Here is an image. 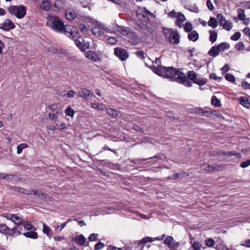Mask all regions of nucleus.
<instances>
[{"label":"nucleus","mask_w":250,"mask_h":250,"mask_svg":"<svg viewBox=\"0 0 250 250\" xmlns=\"http://www.w3.org/2000/svg\"><path fill=\"white\" fill-rule=\"evenodd\" d=\"M106 113L113 117H116L118 114L117 111L112 108L106 109Z\"/></svg>","instance_id":"nucleus-41"},{"label":"nucleus","mask_w":250,"mask_h":250,"mask_svg":"<svg viewBox=\"0 0 250 250\" xmlns=\"http://www.w3.org/2000/svg\"><path fill=\"white\" fill-rule=\"evenodd\" d=\"M126 40L132 45H136L139 42V39L135 32L127 31L126 30Z\"/></svg>","instance_id":"nucleus-7"},{"label":"nucleus","mask_w":250,"mask_h":250,"mask_svg":"<svg viewBox=\"0 0 250 250\" xmlns=\"http://www.w3.org/2000/svg\"><path fill=\"white\" fill-rule=\"evenodd\" d=\"M61 113V112H60L59 111H57L55 114L50 113L48 114V117L51 120H56Z\"/></svg>","instance_id":"nucleus-46"},{"label":"nucleus","mask_w":250,"mask_h":250,"mask_svg":"<svg viewBox=\"0 0 250 250\" xmlns=\"http://www.w3.org/2000/svg\"><path fill=\"white\" fill-rule=\"evenodd\" d=\"M116 42H117L116 39L113 37H110L107 39V42L108 44L113 45V44H114L115 43H116Z\"/></svg>","instance_id":"nucleus-61"},{"label":"nucleus","mask_w":250,"mask_h":250,"mask_svg":"<svg viewBox=\"0 0 250 250\" xmlns=\"http://www.w3.org/2000/svg\"><path fill=\"white\" fill-rule=\"evenodd\" d=\"M85 57L92 61L97 62L99 60L98 56L92 51H88L85 52Z\"/></svg>","instance_id":"nucleus-19"},{"label":"nucleus","mask_w":250,"mask_h":250,"mask_svg":"<svg viewBox=\"0 0 250 250\" xmlns=\"http://www.w3.org/2000/svg\"><path fill=\"white\" fill-rule=\"evenodd\" d=\"M208 25L212 28H215L218 26V22L215 18L211 17L208 22Z\"/></svg>","instance_id":"nucleus-28"},{"label":"nucleus","mask_w":250,"mask_h":250,"mask_svg":"<svg viewBox=\"0 0 250 250\" xmlns=\"http://www.w3.org/2000/svg\"><path fill=\"white\" fill-rule=\"evenodd\" d=\"M114 53L120 60L125 61V49L119 47H116Z\"/></svg>","instance_id":"nucleus-15"},{"label":"nucleus","mask_w":250,"mask_h":250,"mask_svg":"<svg viewBox=\"0 0 250 250\" xmlns=\"http://www.w3.org/2000/svg\"><path fill=\"white\" fill-rule=\"evenodd\" d=\"M13 230L11 228L7 227L6 224H0V232L4 234L6 236H11L12 234Z\"/></svg>","instance_id":"nucleus-17"},{"label":"nucleus","mask_w":250,"mask_h":250,"mask_svg":"<svg viewBox=\"0 0 250 250\" xmlns=\"http://www.w3.org/2000/svg\"><path fill=\"white\" fill-rule=\"evenodd\" d=\"M154 240L153 238L150 237H145L141 240L138 242V245L146 244L148 242H151Z\"/></svg>","instance_id":"nucleus-37"},{"label":"nucleus","mask_w":250,"mask_h":250,"mask_svg":"<svg viewBox=\"0 0 250 250\" xmlns=\"http://www.w3.org/2000/svg\"><path fill=\"white\" fill-rule=\"evenodd\" d=\"M188 38L190 41L195 42L199 39V35L196 31L193 30L188 33Z\"/></svg>","instance_id":"nucleus-25"},{"label":"nucleus","mask_w":250,"mask_h":250,"mask_svg":"<svg viewBox=\"0 0 250 250\" xmlns=\"http://www.w3.org/2000/svg\"><path fill=\"white\" fill-rule=\"evenodd\" d=\"M23 227L25 229H26L27 230H32L33 229V228H34L33 225H32L31 224H30L29 223H26L23 226Z\"/></svg>","instance_id":"nucleus-59"},{"label":"nucleus","mask_w":250,"mask_h":250,"mask_svg":"<svg viewBox=\"0 0 250 250\" xmlns=\"http://www.w3.org/2000/svg\"><path fill=\"white\" fill-rule=\"evenodd\" d=\"M165 245L168 246L169 248L173 250H176L179 246V242H175L173 238L171 236H167L164 240Z\"/></svg>","instance_id":"nucleus-8"},{"label":"nucleus","mask_w":250,"mask_h":250,"mask_svg":"<svg viewBox=\"0 0 250 250\" xmlns=\"http://www.w3.org/2000/svg\"><path fill=\"white\" fill-rule=\"evenodd\" d=\"M220 52V51L218 46H213L209 50L208 53L210 56L215 57L219 54Z\"/></svg>","instance_id":"nucleus-22"},{"label":"nucleus","mask_w":250,"mask_h":250,"mask_svg":"<svg viewBox=\"0 0 250 250\" xmlns=\"http://www.w3.org/2000/svg\"><path fill=\"white\" fill-rule=\"evenodd\" d=\"M241 37V33L240 32H235L232 36L231 37V39L233 41H238Z\"/></svg>","instance_id":"nucleus-53"},{"label":"nucleus","mask_w":250,"mask_h":250,"mask_svg":"<svg viewBox=\"0 0 250 250\" xmlns=\"http://www.w3.org/2000/svg\"><path fill=\"white\" fill-rule=\"evenodd\" d=\"M243 32L248 36H250V29L249 27H245L243 30Z\"/></svg>","instance_id":"nucleus-63"},{"label":"nucleus","mask_w":250,"mask_h":250,"mask_svg":"<svg viewBox=\"0 0 250 250\" xmlns=\"http://www.w3.org/2000/svg\"><path fill=\"white\" fill-rule=\"evenodd\" d=\"M223 28L226 30L229 31L232 27V23L229 21H226L222 25Z\"/></svg>","instance_id":"nucleus-33"},{"label":"nucleus","mask_w":250,"mask_h":250,"mask_svg":"<svg viewBox=\"0 0 250 250\" xmlns=\"http://www.w3.org/2000/svg\"><path fill=\"white\" fill-rule=\"evenodd\" d=\"M103 104L99 103H92L91 104L92 108L99 110H103Z\"/></svg>","instance_id":"nucleus-52"},{"label":"nucleus","mask_w":250,"mask_h":250,"mask_svg":"<svg viewBox=\"0 0 250 250\" xmlns=\"http://www.w3.org/2000/svg\"><path fill=\"white\" fill-rule=\"evenodd\" d=\"M23 219L19 216V214H15L13 222L17 225H21L23 223Z\"/></svg>","instance_id":"nucleus-30"},{"label":"nucleus","mask_w":250,"mask_h":250,"mask_svg":"<svg viewBox=\"0 0 250 250\" xmlns=\"http://www.w3.org/2000/svg\"><path fill=\"white\" fill-rule=\"evenodd\" d=\"M209 33V41L212 43L214 42L217 38V33L215 31L210 30Z\"/></svg>","instance_id":"nucleus-29"},{"label":"nucleus","mask_w":250,"mask_h":250,"mask_svg":"<svg viewBox=\"0 0 250 250\" xmlns=\"http://www.w3.org/2000/svg\"><path fill=\"white\" fill-rule=\"evenodd\" d=\"M77 11L73 8H68L65 10V18L68 21H73L77 17Z\"/></svg>","instance_id":"nucleus-12"},{"label":"nucleus","mask_w":250,"mask_h":250,"mask_svg":"<svg viewBox=\"0 0 250 250\" xmlns=\"http://www.w3.org/2000/svg\"><path fill=\"white\" fill-rule=\"evenodd\" d=\"M201 167L206 171H213V166H210L209 165L203 164L201 165Z\"/></svg>","instance_id":"nucleus-45"},{"label":"nucleus","mask_w":250,"mask_h":250,"mask_svg":"<svg viewBox=\"0 0 250 250\" xmlns=\"http://www.w3.org/2000/svg\"><path fill=\"white\" fill-rule=\"evenodd\" d=\"M217 19L218 20L220 25H221L226 21L224 16L221 14H217Z\"/></svg>","instance_id":"nucleus-48"},{"label":"nucleus","mask_w":250,"mask_h":250,"mask_svg":"<svg viewBox=\"0 0 250 250\" xmlns=\"http://www.w3.org/2000/svg\"><path fill=\"white\" fill-rule=\"evenodd\" d=\"M9 13L14 15L18 19L23 18L26 13V7L24 5H11L8 8Z\"/></svg>","instance_id":"nucleus-4"},{"label":"nucleus","mask_w":250,"mask_h":250,"mask_svg":"<svg viewBox=\"0 0 250 250\" xmlns=\"http://www.w3.org/2000/svg\"><path fill=\"white\" fill-rule=\"evenodd\" d=\"M27 195H34L36 197L42 199H45L47 196V194L45 192H42L40 190L33 189L29 190V192L27 193Z\"/></svg>","instance_id":"nucleus-18"},{"label":"nucleus","mask_w":250,"mask_h":250,"mask_svg":"<svg viewBox=\"0 0 250 250\" xmlns=\"http://www.w3.org/2000/svg\"><path fill=\"white\" fill-rule=\"evenodd\" d=\"M75 93H76V92L75 91L70 90V91H68V92L67 93L63 94V96L64 97L67 96V97H69V98H73L75 96Z\"/></svg>","instance_id":"nucleus-56"},{"label":"nucleus","mask_w":250,"mask_h":250,"mask_svg":"<svg viewBox=\"0 0 250 250\" xmlns=\"http://www.w3.org/2000/svg\"><path fill=\"white\" fill-rule=\"evenodd\" d=\"M250 165V159L244 161L241 163L240 167L242 168H246Z\"/></svg>","instance_id":"nucleus-58"},{"label":"nucleus","mask_w":250,"mask_h":250,"mask_svg":"<svg viewBox=\"0 0 250 250\" xmlns=\"http://www.w3.org/2000/svg\"><path fill=\"white\" fill-rule=\"evenodd\" d=\"M236 155H239V154H237V153L233 152L232 151L222 152V151H216L213 153V154H211V155L214 156H220V155H228L229 156H230Z\"/></svg>","instance_id":"nucleus-21"},{"label":"nucleus","mask_w":250,"mask_h":250,"mask_svg":"<svg viewBox=\"0 0 250 250\" xmlns=\"http://www.w3.org/2000/svg\"><path fill=\"white\" fill-rule=\"evenodd\" d=\"M177 82L182 83L187 87H190L192 85L191 82L187 79L186 75L183 72L177 80Z\"/></svg>","instance_id":"nucleus-16"},{"label":"nucleus","mask_w":250,"mask_h":250,"mask_svg":"<svg viewBox=\"0 0 250 250\" xmlns=\"http://www.w3.org/2000/svg\"><path fill=\"white\" fill-rule=\"evenodd\" d=\"M15 28L14 23L9 19H6L2 24H0V29L5 31H9Z\"/></svg>","instance_id":"nucleus-9"},{"label":"nucleus","mask_w":250,"mask_h":250,"mask_svg":"<svg viewBox=\"0 0 250 250\" xmlns=\"http://www.w3.org/2000/svg\"><path fill=\"white\" fill-rule=\"evenodd\" d=\"M11 189L14 191L19 192L25 194H27V193L29 192V190L17 186L12 187Z\"/></svg>","instance_id":"nucleus-27"},{"label":"nucleus","mask_w":250,"mask_h":250,"mask_svg":"<svg viewBox=\"0 0 250 250\" xmlns=\"http://www.w3.org/2000/svg\"><path fill=\"white\" fill-rule=\"evenodd\" d=\"M205 244L207 247H211L214 245L215 242L214 241L211 239L209 238L205 240Z\"/></svg>","instance_id":"nucleus-47"},{"label":"nucleus","mask_w":250,"mask_h":250,"mask_svg":"<svg viewBox=\"0 0 250 250\" xmlns=\"http://www.w3.org/2000/svg\"><path fill=\"white\" fill-rule=\"evenodd\" d=\"M240 104L244 106L249 108L250 105L249 100L246 97H241Z\"/></svg>","instance_id":"nucleus-39"},{"label":"nucleus","mask_w":250,"mask_h":250,"mask_svg":"<svg viewBox=\"0 0 250 250\" xmlns=\"http://www.w3.org/2000/svg\"><path fill=\"white\" fill-rule=\"evenodd\" d=\"M79 28H80L81 31L82 33H85L88 30V29H87V27L86 26V25L83 23H81L79 25Z\"/></svg>","instance_id":"nucleus-57"},{"label":"nucleus","mask_w":250,"mask_h":250,"mask_svg":"<svg viewBox=\"0 0 250 250\" xmlns=\"http://www.w3.org/2000/svg\"><path fill=\"white\" fill-rule=\"evenodd\" d=\"M164 33H168L169 35V42L175 44H177L180 42V37L177 32L173 31L172 29H166L164 30Z\"/></svg>","instance_id":"nucleus-6"},{"label":"nucleus","mask_w":250,"mask_h":250,"mask_svg":"<svg viewBox=\"0 0 250 250\" xmlns=\"http://www.w3.org/2000/svg\"><path fill=\"white\" fill-rule=\"evenodd\" d=\"M242 86L245 89L250 88V84L249 83L247 82H243L242 83Z\"/></svg>","instance_id":"nucleus-64"},{"label":"nucleus","mask_w":250,"mask_h":250,"mask_svg":"<svg viewBox=\"0 0 250 250\" xmlns=\"http://www.w3.org/2000/svg\"><path fill=\"white\" fill-rule=\"evenodd\" d=\"M184 30L186 32H190L192 31V24L190 22H187L184 25Z\"/></svg>","instance_id":"nucleus-40"},{"label":"nucleus","mask_w":250,"mask_h":250,"mask_svg":"<svg viewBox=\"0 0 250 250\" xmlns=\"http://www.w3.org/2000/svg\"><path fill=\"white\" fill-rule=\"evenodd\" d=\"M152 14L145 7H139L136 11V16L142 28L145 29L149 22L148 16Z\"/></svg>","instance_id":"nucleus-3"},{"label":"nucleus","mask_w":250,"mask_h":250,"mask_svg":"<svg viewBox=\"0 0 250 250\" xmlns=\"http://www.w3.org/2000/svg\"><path fill=\"white\" fill-rule=\"evenodd\" d=\"M137 245H138V242H136L131 243L127 248H126V250H134L137 247Z\"/></svg>","instance_id":"nucleus-50"},{"label":"nucleus","mask_w":250,"mask_h":250,"mask_svg":"<svg viewBox=\"0 0 250 250\" xmlns=\"http://www.w3.org/2000/svg\"><path fill=\"white\" fill-rule=\"evenodd\" d=\"M64 111L66 116H69L71 117H73L75 113V111L70 106H68Z\"/></svg>","instance_id":"nucleus-38"},{"label":"nucleus","mask_w":250,"mask_h":250,"mask_svg":"<svg viewBox=\"0 0 250 250\" xmlns=\"http://www.w3.org/2000/svg\"><path fill=\"white\" fill-rule=\"evenodd\" d=\"M207 6L210 11H212L214 9L212 3L210 0H208L207 1Z\"/></svg>","instance_id":"nucleus-60"},{"label":"nucleus","mask_w":250,"mask_h":250,"mask_svg":"<svg viewBox=\"0 0 250 250\" xmlns=\"http://www.w3.org/2000/svg\"><path fill=\"white\" fill-rule=\"evenodd\" d=\"M235 48L236 50L240 51L245 49V45L242 42H238L235 45Z\"/></svg>","instance_id":"nucleus-49"},{"label":"nucleus","mask_w":250,"mask_h":250,"mask_svg":"<svg viewBox=\"0 0 250 250\" xmlns=\"http://www.w3.org/2000/svg\"><path fill=\"white\" fill-rule=\"evenodd\" d=\"M238 18L240 21H243L245 19L246 16L245 11L243 9H239L237 10Z\"/></svg>","instance_id":"nucleus-36"},{"label":"nucleus","mask_w":250,"mask_h":250,"mask_svg":"<svg viewBox=\"0 0 250 250\" xmlns=\"http://www.w3.org/2000/svg\"><path fill=\"white\" fill-rule=\"evenodd\" d=\"M190 243L194 250H201L202 248V245L200 242L194 241L191 242Z\"/></svg>","instance_id":"nucleus-34"},{"label":"nucleus","mask_w":250,"mask_h":250,"mask_svg":"<svg viewBox=\"0 0 250 250\" xmlns=\"http://www.w3.org/2000/svg\"><path fill=\"white\" fill-rule=\"evenodd\" d=\"M71 241L80 246H84L86 242V238L83 234H79L73 237Z\"/></svg>","instance_id":"nucleus-14"},{"label":"nucleus","mask_w":250,"mask_h":250,"mask_svg":"<svg viewBox=\"0 0 250 250\" xmlns=\"http://www.w3.org/2000/svg\"><path fill=\"white\" fill-rule=\"evenodd\" d=\"M66 36L74 41L75 43L81 51H84V48L83 46V43L79 40V33L76 27H75V31H73L72 33L70 32Z\"/></svg>","instance_id":"nucleus-5"},{"label":"nucleus","mask_w":250,"mask_h":250,"mask_svg":"<svg viewBox=\"0 0 250 250\" xmlns=\"http://www.w3.org/2000/svg\"><path fill=\"white\" fill-rule=\"evenodd\" d=\"M98 234L92 233L89 235L88 240L89 241H96L98 240Z\"/></svg>","instance_id":"nucleus-54"},{"label":"nucleus","mask_w":250,"mask_h":250,"mask_svg":"<svg viewBox=\"0 0 250 250\" xmlns=\"http://www.w3.org/2000/svg\"><path fill=\"white\" fill-rule=\"evenodd\" d=\"M40 7L44 11H49L51 8V4L49 0H43L40 5Z\"/></svg>","instance_id":"nucleus-23"},{"label":"nucleus","mask_w":250,"mask_h":250,"mask_svg":"<svg viewBox=\"0 0 250 250\" xmlns=\"http://www.w3.org/2000/svg\"><path fill=\"white\" fill-rule=\"evenodd\" d=\"M225 79L231 83H234L235 81V78L234 76L229 73H227L225 76Z\"/></svg>","instance_id":"nucleus-42"},{"label":"nucleus","mask_w":250,"mask_h":250,"mask_svg":"<svg viewBox=\"0 0 250 250\" xmlns=\"http://www.w3.org/2000/svg\"><path fill=\"white\" fill-rule=\"evenodd\" d=\"M229 70V66L228 64H226L222 68L221 71L223 73H225Z\"/></svg>","instance_id":"nucleus-62"},{"label":"nucleus","mask_w":250,"mask_h":250,"mask_svg":"<svg viewBox=\"0 0 250 250\" xmlns=\"http://www.w3.org/2000/svg\"><path fill=\"white\" fill-rule=\"evenodd\" d=\"M225 168V165L219 164L213 166V171H222Z\"/></svg>","instance_id":"nucleus-44"},{"label":"nucleus","mask_w":250,"mask_h":250,"mask_svg":"<svg viewBox=\"0 0 250 250\" xmlns=\"http://www.w3.org/2000/svg\"><path fill=\"white\" fill-rule=\"evenodd\" d=\"M100 29L105 31L107 33H116L117 31L119 30L120 28L117 24H113L112 26H108L101 24L99 25Z\"/></svg>","instance_id":"nucleus-13"},{"label":"nucleus","mask_w":250,"mask_h":250,"mask_svg":"<svg viewBox=\"0 0 250 250\" xmlns=\"http://www.w3.org/2000/svg\"><path fill=\"white\" fill-rule=\"evenodd\" d=\"M188 78L199 85H203L205 83L204 80L199 79L197 77V74L193 71H189L188 72Z\"/></svg>","instance_id":"nucleus-10"},{"label":"nucleus","mask_w":250,"mask_h":250,"mask_svg":"<svg viewBox=\"0 0 250 250\" xmlns=\"http://www.w3.org/2000/svg\"><path fill=\"white\" fill-rule=\"evenodd\" d=\"M47 25L56 32L63 33L67 35L70 32L75 31V26L70 25H65L63 21L59 17L52 15L47 18Z\"/></svg>","instance_id":"nucleus-1"},{"label":"nucleus","mask_w":250,"mask_h":250,"mask_svg":"<svg viewBox=\"0 0 250 250\" xmlns=\"http://www.w3.org/2000/svg\"><path fill=\"white\" fill-rule=\"evenodd\" d=\"M22 234L27 238H30L33 239H37L38 237V234L35 231H30L24 232Z\"/></svg>","instance_id":"nucleus-24"},{"label":"nucleus","mask_w":250,"mask_h":250,"mask_svg":"<svg viewBox=\"0 0 250 250\" xmlns=\"http://www.w3.org/2000/svg\"><path fill=\"white\" fill-rule=\"evenodd\" d=\"M152 70L158 75L169 79L172 81L177 82L182 74L179 69H176L173 67H166L163 66H152Z\"/></svg>","instance_id":"nucleus-2"},{"label":"nucleus","mask_w":250,"mask_h":250,"mask_svg":"<svg viewBox=\"0 0 250 250\" xmlns=\"http://www.w3.org/2000/svg\"><path fill=\"white\" fill-rule=\"evenodd\" d=\"M220 51H224L226 49H229L230 45L227 42H222L217 45Z\"/></svg>","instance_id":"nucleus-32"},{"label":"nucleus","mask_w":250,"mask_h":250,"mask_svg":"<svg viewBox=\"0 0 250 250\" xmlns=\"http://www.w3.org/2000/svg\"><path fill=\"white\" fill-rule=\"evenodd\" d=\"M42 231L44 233L46 234L48 237L50 235L52 234V231L50 228L47 226L45 223L43 224V229Z\"/></svg>","instance_id":"nucleus-31"},{"label":"nucleus","mask_w":250,"mask_h":250,"mask_svg":"<svg viewBox=\"0 0 250 250\" xmlns=\"http://www.w3.org/2000/svg\"><path fill=\"white\" fill-rule=\"evenodd\" d=\"M78 94L80 97L85 100H87L90 97H95L93 92L85 88H82L81 91L79 92Z\"/></svg>","instance_id":"nucleus-11"},{"label":"nucleus","mask_w":250,"mask_h":250,"mask_svg":"<svg viewBox=\"0 0 250 250\" xmlns=\"http://www.w3.org/2000/svg\"><path fill=\"white\" fill-rule=\"evenodd\" d=\"M11 229L13 230L12 234L11 236L14 237L15 235L18 236L20 235L21 234V231L22 230V228L20 226V225H18V226L15 227L13 228H11Z\"/></svg>","instance_id":"nucleus-26"},{"label":"nucleus","mask_w":250,"mask_h":250,"mask_svg":"<svg viewBox=\"0 0 250 250\" xmlns=\"http://www.w3.org/2000/svg\"><path fill=\"white\" fill-rule=\"evenodd\" d=\"M28 147L27 144L23 143L18 146H17V153L20 154L22 152V150Z\"/></svg>","instance_id":"nucleus-43"},{"label":"nucleus","mask_w":250,"mask_h":250,"mask_svg":"<svg viewBox=\"0 0 250 250\" xmlns=\"http://www.w3.org/2000/svg\"><path fill=\"white\" fill-rule=\"evenodd\" d=\"M100 27H95L92 28L91 31L94 34V35L96 36H100L101 34V32L100 31Z\"/></svg>","instance_id":"nucleus-51"},{"label":"nucleus","mask_w":250,"mask_h":250,"mask_svg":"<svg viewBox=\"0 0 250 250\" xmlns=\"http://www.w3.org/2000/svg\"><path fill=\"white\" fill-rule=\"evenodd\" d=\"M211 104L216 107H220L221 105L220 100L215 96L211 98Z\"/></svg>","instance_id":"nucleus-35"},{"label":"nucleus","mask_w":250,"mask_h":250,"mask_svg":"<svg viewBox=\"0 0 250 250\" xmlns=\"http://www.w3.org/2000/svg\"><path fill=\"white\" fill-rule=\"evenodd\" d=\"M104 247V243L101 242L100 241L98 242V243H97L94 247L95 250H99L102 249H103Z\"/></svg>","instance_id":"nucleus-55"},{"label":"nucleus","mask_w":250,"mask_h":250,"mask_svg":"<svg viewBox=\"0 0 250 250\" xmlns=\"http://www.w3.org/2000/svg\"><path fill=\"white\" fill-rule=\"evenodd\" d=\"M186 21V18L184 14L181 13H178L176 24L177 26L181 28L183 26L182 22Z\"/></svg>","instance_id":"nucleus-20"}]
</instances>
